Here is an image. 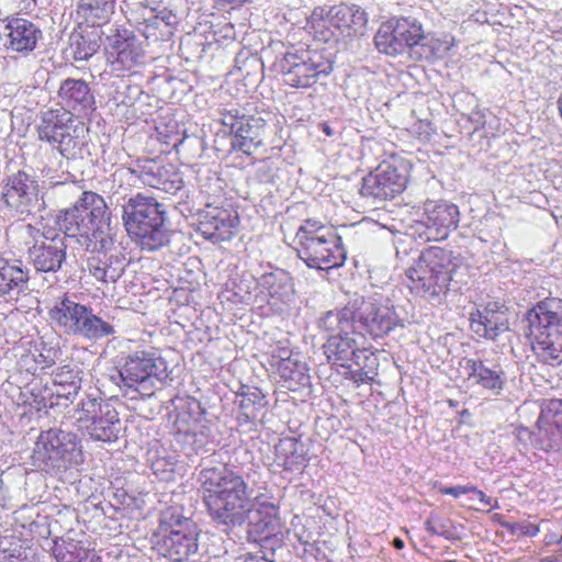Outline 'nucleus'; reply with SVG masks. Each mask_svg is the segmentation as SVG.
Here are the masks:
<instances>
[{
  "mask_svg": "<svg viewBox=\"0 0 562 562\" xmlns=\"http://www.w3.org/2000/svg\"><path fill=\"white\" fill-rule=\"evenodd\" d=\"M148 13V16L137 22L138 32L154 42L169 40L172 35V26L177 23V16L168 9H162L158 13L150 10Z\"/></svg>",
  "mask_w": 562,
  "mask_h": 562,
  "instance_id": "473e14b6",
  "label": "nucleus"
},
{
  "mask_svg": "<svg viewBox=\"0 0 562 562\" xmlns=\"http://www.w3.org/2000/svg\"><path fill=\"white\" fill-rule=\"evenodd\" d=\"M0 562H32L30 559H27L26 555L19 554H9L3 555L0 558Z\"/></svg>",
  "mask_w": 562,
  "mask_h": 562,
  "instance_id": "bf43d9fd",
  "label": "nucleus"
},
{
  "mask_svg": "<svg viewBox=\"0 0 562 562\" xmlns=\"http://www.w3.org/2000/svg\"><path fill=\"white\" fill-rule=\"evenodd\" d=\"M135 499L133 496L128 495L126 491L124 490H117L113 494V502L111 503L112 506L119 507H131L134 504Z\"/></svg>",
  "mask_w": 562,
  "mask_h": 562,
  "instance_id": "864d4df0",
  "label": "nucleus"
},
{
  "mask_svg": "<svg viewBox=\"0 0 562 562\" xmlns=\"http://www.w3.org/2000/svg\"><path fill=\"white\" fill-rule=\"evenodd\" d=\"M426 35L427 40L423 41L422 44L426 58H442L456 44L454 36L451 34H443L442 36Z\"/></svg>",
  "mask_w": 562,
  "mask_h": 562,
  "instance_id": "49530a36",
  "label": "nucleus"
},
{
  "mask_svg": "<svg viewBox=\"0 0 562 562\" xmlns=\"http://www.w3.org/2000/svg\"><path fill=\"white\" fill-rule=\"evenodd\" d=\"M323 132L327 135V136H330L333 134L331 132V128L329 127L328 124L324 123L323 124Z\"/></svg>",
  "mask_w": 562,
  "mask_h": 562,
  "instance_id": "0e129e2a",
  "label": "nucleus"
},
{
  "mask_svg": "<svg viewBox=\"0 0 562 562\" xmlns=\"http://www.w3.org/2000/svg\"><path fill=\"white\" fill-rule=\"evenodd\" d=\"M90 562H100V561H99V559H95V560H94V559H91V561H90Z\"/></svg>",
  "mask_w": 562,
  "mask_h": 562,
  "instance_id": "774afa93",
  "label": "nucleus"
},
{
  "mask_svg": "<svg viewBox=\"0 0 562 562\" xmlns=\"http://www.w3.org/2000/svg\"><path fill=\"white\" fill-rule=\"evenodd\" d=\"M2 200L13 215L25 217L41 205L38 183L25 171H18L8 178L2 192Z\"/></svg>",
  "mask_w": 562,
  "mask_h": 562,
  "instance_id": "a211bd4d",
  "label": "nucleus"
},
{
  "mask_svg": "<svg viewBox=\"0 0 562 562\" xmlns=\"http://www.w3.org/2000/svg\"><path fill=\"white\" fill-rule=\"evenodd\" d=\"M392 544L397 550H401L404 548V541L401 538H394Z\"/></svg>",
  "mask_w": 562,
  "mask_h": 562,
  "instance_id": "680f3d73",
  "label": "nucleus"
},
{
  "mask_svg": "<svg viewBox=\"0 0 562 562\" xmlns=\"http://www.w3.org/2000/svg\"><path fill=\"white\" fill-rule=\"evenodd\" d=\"M196 215L198 232L214 244L229 240L237 233L239 216L232 206H217L206 202L205 207Z\"/></svg>",
  "mask_w": 562,
  "mask_h": 562,
  "instance_id": "aec40b11",
  "label": "nucleus"
},
{
  "mask_svg": "<svg viewBox=\"0 0 562 562\" xmlns=\"http://www.w3.org/2000/svg\"><path fill=\"white\" fill-rule=\"evenodd\" d=\"M88 127L66 108L43 111L37 125L38 139L48 143L66 159H78L88 151Z\"/></svg>",
  "mask_w": 562,
  "mask_h": 562,
  "instance_id": "1a4fd4ad",
  "label": "nucleus"
},
{
  "mask_svg": "<svg viewBox=\"0 0 562 562\" xmlns=\"http://www.w3.org/2000/svg\"><path fill=\"white\" fill-rule=\"evenodd\" d=\"M82 416L78 418L89 437L94 441L114 442L120 434L119 413L114 406L100 397L86 396L80 402Z\"/></svg>",
  "mask_w": 562,
  "mask_h": 562,
  "instance_id": "2eb2a0df",
  "label": "nucleus"
},
{
  "mask_svg": "<svg viewBox=\"0 0 562 562\" xmlns=\"http://www.w3.org/2000/svg\"><path fill=\"white\" fill-rule=\"evenodd\" d=\"M259 284L269 291L270 296L281 301H288L294 293L292 278L289 272L283 269H276L271 272L263 273L259 280Z\"/></svg>",
  "mask_w": 562,
  "mask_h": 562,
  "instance_id": "58836bf2",
  "label": "nucleus"
},
{
  "mask_svg": "<svg viewBox=\"0 0 562 562\" xmlns=\"http://www.w3.org/2000/svg\"><path fill=\"white\" fill-rule=\"evenodd\" d=\"M80 369L76 364H65L53 372L54 385L68 389V394H78L81 387Z\"/></svg>",
  "mask_w": 562,
  "mask_h": 562,
  "instance_id": "a18cd8bd",
  "label": "nucleus"
},
{
  "mask_svg": "<svg viewBox=\"0 0 562 562\" xmlns=\"http://www.w3.org/2000/svg\"><path fill=\"white\" fill-rule=\"evenodd\" d=\"M128 172L138 178L145 186L175 194L183 187L181 173L173 165H164L156 159H137Z\"/></svg>",
  "mask_w": 562,
  "mask_h": 562,
  "instance_id": "412c9836",
  "label": "nucleus"
},
{
  "mask_svg": "<svg viewBox=\"0 0 562 562\" xmlns=\"http://www.w3.org/2000/svg\"><path fill=\"white\" fill-rule=\"evenodd\" d=\"M206 180L210 183L203 184V183H201V179L199 180L201 193H203L205 195H211L212 193H215L217 190H221L220 178L214 176V177L207 178Z\"/></svg>",
  "mask_w": 562,
  "mask_h": 562,
  "instance_id": "6e6d98bb",
  "label": "nucleus"
},
{
  "mask_svg": "<svg viewBox=\"0 0 562 562\" xmlns=\"http://www.w3.org/2000/svg\"><path fill=\"white\" fill-rule=\"evenodd\" d=\"M26 229H27L29 232H32V231L34 229V227H33L32 225H26Z\"/></svg>",
  "mask_w": 562,
  "mask_h": 562,
  "instance_id": "338daca9",
  "label": "nucleus"
},
{
  "mask_svg": "<svg viewBox=\"0 0 562 562\" xmlns=\"http://www.w3.org/2000/svg\"><path fill=\"white\" fill-rule=\"evenodd\" d=\"M32 461L46 473L65 472L83 461L80 439L76 434L58 428L42 431L35 442Z\"/></svg>",
  "mask_w": 562,
  "mask_h": 562,
  "instance_id": "9d476101",
  "label": "nucleus"
},
{
  "mask_svg": "<svg viewBox=\"0 0 562 562\" xmlns=\"http://www.w3.org/2000/svg\"><path fill=\"white\" fill-rule=\"evenodd\" d=\"M274 451L277 464L286 471L300 470L306 462L304 445L295 438L280 439Z\"/></svg>",
  "mask_w": 562,
  "mask_h": 562,
  "instance_id": "72a5a7b5",
  "label": "nucleus"
},
{
  "mask_svg": "<svg viewBox=\"0 0 562 562\" xmlns=\"http://www.w3.org/2000/svg\"><path fill=\"white\" fill-rule=\"evenodd\" d=\"M295 355L286 346H277L271 352V367L276 370L279 368L281 362H288L293 360Z\"/></svg>",
  "mask_w": 562,
  "mask_h": 562,
  "instance_id": "603ef678",
  "label": "nucleus"
},
{
  "mask_svg": "<svg viewBox=\"0 0 562 562\" xmlns=\"http://www.w3.org/2000/svg\"><path fill=\"white\" fill-rule=\"evenodd\" d=\"M276 373L282 380L284 386L290 391H296L310 385V374L305 362L301 360L299 353H295L293 360L281 362Z\"/></svg>",
  "mask_w": 562,
  "mask_h": 562,
  "instance_id": "e433bc0d",
  "label": "nucleus"
},
{
  "mask_svg": "<svg viewBox=\"0 0 562 562\" xmlns=\"http://www.w3.org/2000/svg\"><path fill=\"white\" fill-rule=\"evenodd\" d=\"M87 268L97 281L103 284L115 283L124 272V257L114 255L111 250L90 254Z\"/></svg>",
  "mask_w": 562,
  "mask_h": 562,
  "instance_id": "c85d7f7f",
  "label": "nucleus"
},
{
  "mask_svg": "<svg viewBox=\"0 0 562 562\" xmlns=\"http://www.w3.org/2000/svg\"><path fill=\"white\" fill-rule=\"evenodd\" d=\"M266 514L262 510L257 512V519L251 521L249 533L254 537L255 541L261 543L277 544L281 542V522L277 515L274 505L269 504L263 506Z\"/></svg>",
  "mask_w": 562,
  "mask_h": 562,
  "instance_id": "2f4dec72",
  "label": "nucleus"
},
{
  "mask_svg": "<svg viewBox=\"0 0 562 562\" xmlns=\"http://www.w3.org/2000/svg\"><path fill=\"white\" fill-rule=\"evenodd\" d=\"M67 245L65 236L59 234L49 237L43 235V240H36L29 248V257L33 267L41 272H57L66 261Z\"/></svg>",
  "mask_w": 562,
  "mask_h": 562,
  "instance_id": "4be33fe9",
  "label": "nucleus"
},
{
  "mask_svg": "<svg viewBox=\"0 0 562 562\" xmlns=\"http://www.w3.org/2000/svg\"><path fill=\"white\" fill-rule=\"evenodd\" d=\"M459 223V209L447 201H427L424 204V224L429 231L428 239H443Z\"/></svg>",
  "mask_w": 562,
  "mask_h": 562,
  "instance_id": "b1692460",
  "label": "nucleus"
},
{
  "mask_svg": "<svg viewBox=\"0 0 562 562\" xmlns=\"http://www.w3.org/2000/svg\"><path fill=\"white\" fill-rule=\"evenodd\" d=\"M398 323L395 311L373 299H356L345 307L326 312L318 319L322 329H339L340 331L355 328L361 330V337L368 334L372 338H383Z\"/></svg>",
  "mask_w": 562,
  "mask_h": 562,
  "instance_id": "7ed1b4c3",
  "label": "nucleus"
},
{
  "mask_svg": "<svg viewBox=\"0 0 562 562\" xmlns=\"http://www.w3.org/2000/svg\"><path fill=\"white\" fill-rule=\"evenodd\" d=\"M408 181L403 164L383 161L362 179L360 194L364 198L385 201L401 194Z\"/></svg>",
  "mask_w": 562,
  "mask_h": 562,
  "instance_id": "dca6fc26",
  "label": "nucleus"
},
{
  "mask_svg": "<svg viewBox=\"0 0 562 562\" xmlns=\"http://www.w3.org/2000/svg\"><path fill=\"white\" fill-rule=\"evenodd\" d=\"M221 121L234 134L232 142L234 149L250 156L263 145L266 121L262 117L240 114L238 110H231L223 113Z\"/></svg>",
  "mask_w": 562,
  "mask_h": 562,
  "instance_id": "f3484780",
  "label": "nucleus"
},
{
  "mask_svg": "<svg viewBox=\"0 0 562 562\" xmlns=\"http://www.w3.org/2000/svg\"><path fill=\"white\" fill-rule=\"evenodd\" d=\"M112 0H79L78 15L91 26L105 24L113 13Z\"/></svg>",
  "mask_w": 562,
  "mask_h": 562,
  "instance_id": "4c0bfd02",
  "label": "nucleus"
},
{
  "mask_svg": "<svg viewBox=\"0 0 562 562\" xmlns=\"http://www.w3.org/2000/svg\"><path fill=\"white\" fill-rule=\"evenodd\" d=\"M123 225L143 250L155 251L169 243L166 211L153 198L138 193L123 204Z\"/></svg>",
  "mask_w": 562,
  "mask_h": 562,
  "instance_id": "20e7f679",
  "label": "nucleus"
},
{
  "mask_svg": "<svg viewBox=\"0 0 562 562\" xmlns=\"http://www.w3.org/2000/svg\"><path fill=\"white\" fill-rule=\"evenodd\" d=\"M396 30L395 32L402 40L406 50L420 46L423 41L427 40V35L423 30L422 23L415 18H400L394 19Z\"/></svg>",
  "mask_w": 562,
  "mask_h": 562,
  "instance_id": "a19ab883",
  "label": "nucleus"
},
{
  "mask_svg": "<svg viewBox=\"0 0 562 562\" xmlns=\"http://www.w3.org/2000/svg\"><path fill=\"white\" fill-rule=\"evenodd\" d=\"M29 269L18 259L0 256V296L16 300L27 290Z\"/></svg>",
  "mask_w": 562,
  "mask_h": 562,
  "instance_id": "cd10ccee",
  "label": "nucleus"
},
{
  "mask_svg": "<svg viewBox=\"0 0 562 562\" xmlns=\"http://www.w3.org/2000/svg\"><path fill=\"white\" fill-rule=\"evenodd\" d=\"M559 537H560V536H557V535H554V533L548 535V536L546 537V539H547V540H546V543H547V544H553V543H557V540L559 539Z\"/></svg>",
  "mask_w": 562,
  "mask_h": 562,
  "instance_id": "e2e57ef3",
  "label": "nucleus"
},
{
  "mask_svg": "<svg viewBox=\"0 0 562 562\" xmlns=\"http://www.w3.org/2000/svg\"><path fill=\"white\" fill-rule=\"evenodd\" d=\"M464 370L473 384L490 394L501 395L505 389L507 376L499 363L482 358H464Z\"/></svg>",
  "mask_w": 562,
  "mask_h": 562,
  "instance_id": "5701e85b",
  "label": "nucleus"
},
{
  "mask_svg": "<svg viewBox=\"0 0 562 562\" xmlns=\"http://www.w3.org/2000/svg\"><path fill=\"white\" fill-rule=\"evenodd\" d=\"M525 318L537 358L553 367L562 363V300L547 297L530 308Z\"/></svg>",
  "mask_w": 562,
  "mask_h": 562,
  "instance_id": "39448f33",
  "label": "nucleus"
},
{
  "mask_svg": "<svg viewBox=\"0 0 562 562\" xmlns=\"http://www.w3.org/2000/svg\"><path fill=\"white\" fill-rule=\"evenodd\" d=\"M167 362L159 356L145 350L128 355L117 370L116 384L142 394H153L156 382L168 378Z\"/></svg>",
  "mask_w": 562,
  "mask_h": 562,
  "instance_id": "f8f14e48",
  "label": "nucleus"
},
{
  "mask_svg": "<svg viewBox=\"0 0 562 562\" xmlns=\"http://www.w3.org/2000/svg\"><path fill=\"white\" fill-rule=\"evenodd\" d=\"M471 330L481 338L495 340L501 334L509 330V323L504 311L492 308L471 314Z\"/></svg>",
  "mask_w": 562,
  "mask_h": 562,
  "instance_id": "c756f323",
  "label": "nucleus"
},
{
  "mask_svg": "<svg viewBox=\"0 0 562 562\" xmlns=\"http://www.w3.org/2000/svg\"><path fill=\"white\" fill-rule=\"evenodd\" d=\"M528 436L532 445L543 451L562 450V400H551L541 411L537 430H519V436Z\"/></svg>",
  "mask_w": 562,
  "mask_h": 562,
  "instance_id": "6ab92c4d",
  "label": "nucleus"
},
{
  "mask_svg": "<svg viewBox=\"0 0 562 562\" xmlns=\"http://www.w3.org/2000/svg\"><path fill=\"white\" fill-rule=\"evenodd\" d=\"M299 542L304 546V552L305 553H310V554H314V550H315V546H314V541L312 540V535L311 533H307V535H295Z\"/></svg>",
  "mask_w": 562,
  "mask_h": 562,
  "instance_id": "13d9d810",
  "label": "nucleus"
},
{
  "mask_svg": "<svg viewBox=\"0 0 562 562\" xmlns=\"http://www.w3.org/2000/svg\"><path fill=\"white\" fill-rule=\"evenodd\" d=\"M57 95L61 108L78 113H88L95 109V98L90 85L83 79L67 78L60 82Z\"/></svg>",
  "mask_w": 562,
  "mask_h": 562,
  "instance_id": "a878e982",
  "label": "nucleus"
},
{
  "mask_svg": "<svg viewBox=\"0 0 562 562\" xmlns=\"http://www.w3.org/2000/svg\"><path fill=\"white\" fill-rule=\"evenodd\" d=\"M74 45V58L76 60H87L98 49V44L94 41H88L83 36H79Z\"/></svg>",
  "mask_w": 562,
  "mask_h": 562,
  "instance_id": "3c124183",
  "label": "nucleus"
},
{
  "mask_svg": "<svg viewBox=\"0 0 562 562\" xmlns=\"http://www.w3.org/2000/svg\"><path fill=\"white\" fill-rule=\"evenodd\" d=\"M158 529V551L169 562H199L204 555L201 529L180 509L164 510Z\"/></svg>",
  "mask_w": 562,
  "mask_h": 562,
  "instance_id": "423d86ee",
  "label": "nucleus"
},
{
  "mask_svg": "<svg viewBox=\"0 0 562 562\" xmlns=\"http://www.w3.org/2000/svg\"><path fill=\"white\" fill-rule=\"evenodd\" d=\"M32 405L37 409L53 408L59 405H67L61 401H72L77 394H68V389L61 385H43L33 383L31 386Z\"/></svg>",
  "mask_w": 562,
  "mask_h": 562,
  "instance_id": "f704fd0d",
  "label": "nucleus"
},
{
  "mask_svg": "<svg viewBox=\"0 0 562 562\" xmlns=\"http://www.w3.org/2000/svg\"><path fill=\"white\" fill-rule=\"evenodd\" d=\"M397 32L394 19L382 23L374 36L375 47L380 53L397 56L406 52V48L395 33Z\"/></svg>",
  "mask_w": 562,
  "mask_h": 562,
  "instance_id": "ea45409f",
  "label": "nucleus"
},
{
  "mask_svg": "<svg viewBox=\"0 0 562 562\" xmlns=\"http://www.w3.org/2000/svg\"><path fill=\"white\" fill-rule=\"evenodd\" d=\"M177 442L181 443L187 450V453H200L203 450L205 443V437L203 432H199L198 429L192 431L184 437H180Z\"/></svg>",
  "mask_w": 562,
  "mask_h": 562,
  "instance_id": "8fccbe9b",
  "label": "nucleus"
},
{
  "mask_svg": "<svg viewBox=\"0 0 562 562\" xmlns=\"http://www.w3.org/2000/svg\"><path fill=\"white\" fill-rule=\"evenodd\" d=\"M470 493L474 494L480 503L485 507L491 508H498L499 504L497 499H493L492 497L487 496L483 491L479 490L476 486H474V491H470Z\"/></svg>",
  "mask_w": 562,
  "mask_h": 562,
  "instance_id": "4d7b16f0",
  "label": "nucleus"
},
{
  "mask_svg": "<svg viewBox=\"0 0 562 562\" xmlns=\"http://www.w3.org/2000/svg\"><path fill=\"white\" fill-rule=\"evenodd\" d=\"M425 529L436 536L443 537L447 540H458L459 537L451 530V522L437 514L431 513L425 521Z\"/></svg>",
  "mask_w": 562,
  "mask_h": 562,
  "instance_id": "09e8293b",
  "label": "nucleus"
},
{
  "mask_svg": "<svg viewBox=\"0 0 562 562\" xmlns=\"http://www.w3.org/2000/svg\"><path fill=\"white\" fill-rule=\"evenodd\" d=\"M457 268L452 252L441 247L423 250L406 269L407 286L411 292L423 299H435L446 293Z\"/></svg>",
  "mask_w": 562,
  "mask_h": 562,
  "instance_id": "6e6552de",
  "label": "nucleus"
},
{
  "mask_svg": "<svg viewBox=\"0 0 562 562\" xmlns=\"http://www.w3.org/2000/svg\"><path fill=\"white\" fill-rule=\"evenodd\" d=\"M330 333L326 344L324 345L327 359L334 364L342 368H351L350 361L361 347L359 339L361 330L351 328V330L340 331L339 329H325Z\"/></svg>",
  "mask_w": 562,
  "mask_h": 562,
  "instance_id": "393cba45",
  "label": "nucleus"
},
{
  "mask_svg": "<svg viewBox=\"0 0 562 562\" xmlns=\"http://www.w3.org/2000/svg\"><path fill=\"white\" fill-rule=\"evenodd\" d=\"M284 82L293 88L312 87L333 71V61L318 50L288 52L279 63Z\"/></svg>",
  "mask_w": 562,
  "mask_h": 562,
  "instance_id": "4468645a",
  "label": "nucleus"
},
{
  "mask_svg": "<svg viewBox=\"0 0 562 562\" xmlns=\"http://www.w3.org/2000/svg\"><path fill=\"white\" fill-rule=\"evenodd\" d=\"M50 321L65 334L88 340H100L115 334L112 324L93 313V310L74 297H58L48 312Z\"/></svg>",
  "mask_w": 562,
  "mask_h": 562,
  "instance_id": "9b49d317",
  "label": "nucleus"
},
{
  "mask_svg": "<svg viewBox=\"0 0 562 562\" xmlns=\"http://www.w3.org/2000/svg\"><path fill=\"white\" fill-rule=\"evenodd\" d=\"M178 460L175 454L157 453L155 458L150 460V468L153 473L161 481H171L176 471Z\"/></svg>",
  "mask_w": 562,
  "mask_h": 562,
  "instance_id": "de8ad7c7",
  "label": "nucleus"
},
{
  "mask_svg": "<svg viewBox=\"0 0 562 562\" xmlns=\"http://www.w3.org/2000/svg\"><path fill=\"white\" fill-rule=\"evenodd\" d=\"M115 48V63L120 65L122 69H132L133 67L142 63L144 54L134 41H117Z\"/></svg>",
  "mask_w": 562,
  "mask_h": 562,
  "instance_id": "c03bdc74",
  "label": "nucleus"
},
{
  "mask_svg": "<svg viewBox=\"0 0 562 562\" xmlns=\"http://www.w3.org/2000/svg\"><path fill=\"white\" fill-rule=\"evenodd\" d=\"M235 404L239 411L237 422L243 425L260 420L268 401L259 387L243 384L236 392Z\"/></svg>",
  "mask_w": 562,
  "mask_h": 562,
  "instance_id": "7c9ffc66",
  "label": "nucleus"
},
{
  "mask_svg": "<svg viewBox=\"0 0 562 562\" xmlns=\"http://www.w3.org/2000/svg\"><path fill=\"white\" fill-rule=\"evenodd\" d=\"M53 555L57 562H83L88 559V551L80 541L61 538L54 542Z\"/></svg>",
  "mask_w": 562,
  "mask_h": 562,
  "instance_id": "79ce46f5",
  "label": "nucleus"
},
{
  "mask_svg": "<svg viewBox=\"0 0 562 562\" xmlns=\"http://www.w3.org/2000/svg\"><path fill=\"white\" fill-rule=\"evenodd\" d=\"M297 257L308 268L329 270L344 265L346 251L333 226L307 218L295 234Z\"/></svg>",
  "mask_w": 562,
  "mask_h": 562,
  "instance_id": "0eeeda50",
  "label": "nucleus"
},
{
  "mask_svg": "<svg viewBox=\"0 0 562 562\" xmlns=\"http://www.w3.org/2000/svg\"><path fill=\"white\" fill-rule=\"evenodd\" d=\"M4 47L16 53L32 52L42 37V31L33 22L25 19H12L4 26Z\"/></svg>",
  "mask_w": 562,
  "mask_h": 562,
  "instance_id": "bb28decb",
  "label": "nucleus"
},
{
  "mask_svg": "<svg viewBox=\"0 0 562 562\" xmlns=\"http://www.w3.org/2000/svg\"><path fill=\"white\" fill-rule=\"evenodd\" d=\"M470 491H474V485L443 486L439 488L441 494L451 495L456 498L462 494H469Z\"/></svg>",
  "mask_w": 562,
  "mask_h": 562,
  "instance_id": "5fc2aeb1",
  "label": "nucleus"
},
{
  "mask_svg": "<svg viewBox=\"0 0 562 562\" xmlns=\"http://www.w3.org/2000/svg\"><path fill=\"white\" fill-rule=\"evenodd\" d=\"M211 518L226 527L241 526L251 510L252 490L227 464L204 465L198 476Z\"/></svg>",
  "mask_w": 562,
  "mask_h": 562,
  "instance_id": "f257e3e1",
  "label": "nucleus"
},
{
  "mask_svg": "<svg viewBox=\"0 0 562 562\" xmlns=\"http://www.w3.org/2000/svg\"><path fill=\"white\" fill-rule=\"evenodd\" d=\"M111 212L104 199L92 191H85L75 204L60 211L56 224L65 236L76 237L90 254L112 250L114 239L109 232Z\"/></svg>",
  "mask_w": 562,
  "mask_h": 562,
  "instance_id": "f03ea898",
  "label": "nucleus"
},
{
  "mask_svg": "<svg viewBox=\"0 0 562 562\" xmlns=\"http://www.w3.org/2000/svg\"><path fill=\"white\" fill-rule=\"evenodd\" d=\"M239 295V293H236ZM252 300V293L250 291V285H246L245 294H240V301L244 303H250Z\"/></svg>",
  "mask_w": 562,
  "mask_h": 562,
  "instance_id": "052dcab7",
  "label": "nucleus"
},
{
  "mask_svg": "<svg viewBox=\"0 0 562 562\" xmlns=\"http://www.w3.org/2000/svg\"><path fill=\"white\" fill-rule=\"evenodd\" d=\"M350 363L348 374L356 383H370L378 375V357L363 347L358 349Z\"/></svg>",
  "mask_w": 562,
  "mask_h": 562,
  "instance_id": "c9c22d12",
  "label": "nucleus"
},
{
  "mask_svg": "<svg viewBox=\"0 0 562 562\" xmlns=\"http://www.w3.org/2000/svg\"><path fill=\"white\" fill-rule=\"evenodd\" d=\"M191 405H194L198 409L200 408V403L193 401L192 403H189L188 406L179 408L176 414L173 422V434L176 440H179L180 437H184L199 428V417L193 415L194 408L191 407Z\"/></svg>",
  "mask_w": 562,
  "mask_h": 562,
  "instance_id": "37998d69",
  "label": "nucleus"
},
{
  "mask_svg": "<svg viewBox=\"0 0 562 562\" xmlns=\"http://www.w3.org/2000/svg\"><path fill=\"white\" fill-rule=\"evenodd\" d=\"M557 544L559 546V552L562 555V535L557 540Z\"/></svg>",
  "mask_w": 562,
  "mask_h": 562,
  "instance_id": "69168bd1",
  "label": "nucleus"
},
{
  "mask_svg": "<svg viewBox=\"0 0 562 562\" xmlns=\"http://www.w3.org/2000/svg\"><path fill=\"white\" fill-rule=\"evenodd\" d=\"M367 14L358 5L340 3L329 9L317 7L313 10L310 24L319 40L327 42L339 31L345 36L361 35L367 26Z\"/></svg>",
  "mask_w": 562,
  "mask_h": 562,
  "instance_id": "ddd939ff",
  "label": "nucleus"
}]
</instances>
